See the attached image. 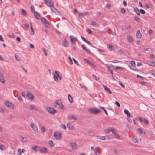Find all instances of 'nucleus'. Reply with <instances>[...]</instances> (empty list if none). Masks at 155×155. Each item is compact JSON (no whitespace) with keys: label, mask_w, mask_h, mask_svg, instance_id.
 I'll list each match as a JSON object with an SVG mask.
<instances>
[{"label":"nucleus","mask_w":155,"mask_h":155,"mask_svg":"<svg viewBox=\"0 0 155 155\" xmlns=\"http://www.w3.org/2000/svg\"><path fill=\"white\" fill-rule=\"evenodd\" d=\"M143 121L144 122V123L145 124H149V122H148V121L146 119H143Z\"/></svg>","instance_id":"nucleus-64"},{"label":"nucleus","mask_w":155,"mask_h":155,"mask_svg":"<svg viewBox=\"0 0 155 155\" xmlns=\"http://www.w3.org/2000/svg\"><path fill=\"white\" fill-rule=\"evenodd\" d=\"M21 13L23 15L25 16L26 15V12L25 10L23 9H21Z\"/></svg>","instance_id":"nucleus-41"},{"label":"nucleus","mask_w":155,"mask_h":155,"mask_svg":"<svg viewBox=\"0 0 155 155\" xmlns=\"http://www.w3.org/2000/svg\"><path fill=\"white\" fill-rule=\"evenodd\" d=\"M133 122L134 124L136 125H138L139 123L138 122L137 119L136 118H134L133 119Z\"/></svg>","instance_id":"nucleus-32"},{"label":"nucleus","mask_w":155,"mask_h":155,"mask_svg":"<svg viewBox=\"0 0 155 155\" xmlns=\"http://www.w3.org/2000/svg\"><path fill=\"white\" fill-rule=\"evenodd\" d=\"M31 24V27H30V30L29 31V32L30 34L31 35H34V31L33 29V28L32 27V25L31 23H30Z\"/></svg>","instance_id":"nucleus-27"},{"label":"nucleus","mask_w":155,"mask_h":155,"mask_svg":"<svg viewBox=\"0 0 155 155\" xmlns=\"http://www.w3.org/2000/svg\"><path fill=\"white\" fill-rule=\"evenodd\" d=\"M150 75L154 77H155V71L154 70H151L150 71Z\"/></svg>","instance_id":"nucleus-38"},{"label":"nucleus","mask_w":155,"mask_h":155,"mask_svg":"<svg viewBox=\"0 0 155 155\" xmlns=\"http://www.w3.org/2000/svg\"><path fill=\"white\" fill-rule=\"evenodd\" d=\"M68 100L71 103L73 102V99L72 97L69 94H68Z\"/></svg>","instance_id":"nucleus-36"},{"label":"nucleus","mask_w":155,"mask_h":155,"mask_svg":"<svg viewBox=\"0 0 155 155\" xmlns=\"http://www.w3.org/2000/svg\"><path fill=\"white\" fill-rule=\"evenodd\" d=\"M134 11L136 14L139 12L138 9L137 8H134Z\"/></svg>","instance_id":"nucleus-53"},{"label":"nucleus","mask_w":155,"mask_h":155,"mask_svg":"<svg viewBox=\"0 0 155 155\" xmlns=\"http://www.w3.org/2000/svg\"><path fill=\"white\" fill-rule=\"evenodd\" d=\"M91 25L94 26L96 27L97 25V24L94 21H93L91 22Z\"/></svg>","instance_id":"nucleus-48"},{"label":"nucleus","mask_w":155,"mask_h":155,"mask_svg":"<svg viewBox=\"0 0 155 155\" xmlns=\"http://www.w3.org/2000/svg\"><path fill=\"white\" fill-rule=\"evenodd\" d=\"M51 7V9L53 12L56 14L57 15H58L59 12L53 6H52Z\"/></svg>","instance_id":"nucleus-18"},{"label":"nucleus","mask_w":155,"mask_h":155,"mask_svg":"<svg viewBox=\"0 0 155 155\" xmlns=\"http://www.w3.org/2000/svg\"><path fill=\"white\" fill-rule=\"evenodd\" d=\"M46 4L48 6L51 7L54 6V3L52 0H44Z\"/></svg>","instance_id":"nucleus-2"},{"label":"nucleus","mask_w":155,"mask_h":155,"mask_svg":"<svg viewBox=\"0 0 155 155\" xmlns=\"http://www.w3.org/2000/svg\"><path fill=\"white\" fill-rule=\"evenodd\" d=\"M42 49H43V51L44 52L45 54V55L46 56H47V53L46 52V49L45 48H42Z\"/></svg>","instance_id":"nucleus-56"},{"label":"nucleus","mask_w":155,"mask_h":155,"mask_svg":"<svg viewBox=\"0 0 155 155\" xmlns=\"http://www.w3.org/2000/svg\"><path fill=\"white\" fill-rule=\"evenodd\" d=\"M27 96L31 100H33L34 97V95L31 92L29 91L27 92Z\"/></svg>","instance_id":"nucleus-12"},{"label":"nucleus","mask_w":155,"mask_h":155,"mask_svg":"<svg viewBox=\"0 0 155 155\" xmlns=\"http://www.w3.org/2000/svg\"><path fill=\"white\" fill-rule=\"evenodd\" d=\"M18 151L19 153V154L20 155H21V149H19V148L18 149Z\"/></svg>","instance_id":"nucleus-63"},{"label":"nucleus","mask_w":155,"mask_h":155,"mask_svg":"<svg viewBox=\"0 0 155 155\" xmlns=\"http://www.w3.org/2000/svg\"><path fill=\"white\" fill-rule=\"evenodd\" d=\"M78 120V118L74 115H71L68 116V120L75 121Z\"/></svg>","instance_id":"nucleus-11"},{"label":"nucleus","mask_w":155,"mask_h":155,"mask_svg":"<svg viewBox=\"0 0 155 155\" xmlns=\"http://www.w3.org/2000/svg\"><path fill=\"white\" fill-rule=\"evenodd\" d=\"M68 43L67 42V39L65 38H64L62 42L63 45L65 47H67L68 46Z\"/></svg>","instance_id":"nucleus-19"},{"label":"nucleus","mask_w":155,"mask_h":155,"mask_svg":"<svg viewBox=\"0 0 155 155\" xmlns=\"http://www.w3.org/2000/svg\"><path fill=\"white\" fill-rule=\"evenodd\" d=\"M41 20L42 23L44 24L46 28L48 27L49 23L46 19L43 17H41Z\"/></svg>","instance_id":"nucleus-5"},{"label":"nucleus","mask_w":155,"mask_h":155,"mask_svg":"<svg viewBox=\"0 0 155 155\" xmlns=\"http://www.w3.org/2000/svg\"><path fill=\"white\" fill-rule=\"evenodd\" d=\"M130 64L133 67H136V64L135 62L134 61H130Z\"/></svg>","instance_id":"nucleus-42"},{"label":"nucleus","mask_w":155,"mask_h":155,"mask_svg":"<svg viewBox=\"0 0 155 155\" xmlns=\"http://www.w3.org/2000/svg\"><path fill=\"white\" fill-rule=\"evenodd\" d=\"M48 144H49V145L51 147H53L54 146L53 142L51 140H50L48 141Z\"/></svg>","instance_id":"nucleus-37"},{"label":"nucleus","mask_w":155,"mask_h":155,"mask_svg":"<svg viewBox=\"0 0 155 155\" xmlns=\"http://www.w3.org/2000/svg\"><path fill=\"white\" fill-rule=\"evenodd\" d=\"M84 15L81 13H79L78 14V17L80 18H81L83 17Z\"/></svg>","instance_id":"nucleus-52"},{"label":"nucleus","mask_w":155,"mask_h":155,"mask_svg":"<svg viewBox=\"0 0 155 155\" xmlns=\"http://www.w3.org/2000/svg\"><path fill=\"white\" fill-rule=\"evenodd\" d=\"M68 59L69 60V61L70 64L71 65L73 63L72 61L71 58L70 57H68Z\"/></svg>","instance_id":"nucleus-57"},{"label":"nucleus","mask_w":155,"mask_h":155,"mask_svg":"<svg viewBox=\"0 0 155 155\" xmlns=\"http://www.w3.org/2000/svg\"><path fill=\"white\" fill-rule=\"evenodd\" d=\"M5 104L6 106L9 107V108L13 109L14 108V105L12 102L8 101H6L5 102Z\"/></svg>","instance_id":"nucleus-4"},{"label":"nucleus","mask_w":155,"mask_h":155,"mask_svg":"<svg viewBox=\"0 0 155 155\" xmlns=\"http://www.w3.org/2000/svg\"><path fill=\"white\" fill-rule=\"evenodd\" d=\"M14 118V115L12 114H11L9 116V119L11 120H12Z\"/></svg>","instance_id":"nucleus-61"},{"label":"nucleus","mask_w":155,"mask_h":155,"mask_svg":"<svg viewBox=\"0 0 155 155\" xmlns=\"http://www.w3.org/2000/svg\"><path fill=\"white\" fill-rule=\"evenodd\" d=\"M124 112L126 114L128 117H131L130 114L129 113L128 110H127L125 109L124 110Z\"/></svg>","instance_id":"nucleus-28"},{"label":"nucleus","mask_w":155,"mask_h":155,"mask_svg":"<svg viewBox=\"0 0 155 155\" xmlns=\"http://www.w3.org/2000/svg\"><path fill=\"white\" fill-rule=\"evenodd\" d=\"M3 74L2 73H0V81L3 84L5 82V79L4 78L3 76Z\"/></svg>","instance_id":"nucleus-20"},{"label":"nucleus","mask_w":155,"mask_h":155,"mask_svg":"<svg viewBox=\"0 0 155 155\" xmlns=\"http://www.w3.org/2000/svg\"><path fill=\"white\" fill-rule=\"evenodd\" d=\"M31 11H32V12L34 13V12H35L34 11V7L32 5L31 6Z\"/></svg>","instance_id":"nucleus-59"},{"label":"nucleus","mask_w":155,"mask_h":155,"mask_svg":"<svg viewBox=\"0 0 155 155\" xmlns=\"http://www.w3.org/2000/svg\"><path fill=\"white\" fill-rule=\"evenodd\" d=\"M140 12L143 14H144L145 13V11L144 10L142 9H140Z\"/></svg>","instance_id":"nucleus-55"},{"label":"nucleus","mask_w":155,"mask_h":155,"mask_svg":"<svg viewBox=\"0 0 155 155\" xmlns=\"http://www.w3.org/2000/svg\"><path fill=\"white\" fill-rule=\"evenodd\" d=\"M102 86L104 89V90L108 92L110 94H111L112 93V92L110 90V88L104 85V84H102Z\"/></svg>","instance_id":"nucleus-14"},{"label":"nucleus","mask_w":155,"mask_h":155,"mask_svg":"<svg viewBox=\"0 0 155 155\" xmlns=\"http://www.w3.org/2000/svg\"><path fill=\"white\" fill-rule=\"evenodd\" d=\"M86 31L90 34H93L92 31L89 29H86Z\"/></svg>","instance_id":"nucleus-47"},{"label":"nucleus","mask_w":155,"mask_h":155,"mask_svg":"<svg viewBox=\"0 0 155 155\" xmlns=\"http://www.w3.org/2000/svg\"><path fill=\"white\" fill-rule=\"evenodd\" d=\"M108 48L110 50H113V46L111 44L108 45Z\"/></svg>","instance_id":"nucleus-49"},{"label":"nucleus","mask_w":155,"mask_h":155,"mask_svg":"<svg viewBox=\"0 0 155 155\" xmlns=\"http://www.w3.org/2000/svg\"><path fill=\"white\" fill-rule=\"evenodd\" d=\"M136 36L137 38H140L142 37V34L140 32L139 30L137 31L136 34Z\"/></svg>","instance_id":"nucleus-26"},{"label":"nucleus","mask_w":155,"mask_h":155,"mask_svg":"<svg viewBox=\"0 0 155 155\" xmlns=\"http://www.w3.org/2000/svg\"><path fill=\"white\" fill-rule=\"evenodd\" d=\"M52 74L53 75V79L56 82H58V80L57 76L55 75V74L54 73H53Z\"/></svg>","instance_id":"nucleus-29"},{"label":"nucleus","mask_w":155,"mask_h":155,"mask_svg":"<svg viewBox=\"0 0 155 155\" xmlns=\"http://www.w3.org/2000/svg\"><path fill=\"white\" fill-rule=\"evenodd\" d=\"M32 148L35 151H38L40 150V148H39L38 147L35 145H33L32 147Z\"/></svg>","instance_id":"nucleus-25"},{"label":"nucleus","mask_w":155,"mask_h":155,"mask_svg":"<svg viewBox=\"0 0 155 155\" xmlns=\"http://www.w3.org/2000/svg\"><path fill=\"white\" fill-rule=\"evenodd\" d=\"M34 14L35 17L38 19H39L41 17L40 15L36 11L34 12Z\"/></svg>","instance_id":"nucleus-15"},{"label":"nucleus","mask_w":155,"mask_h":155,"mask_svg":"<svg viewBox=\"0 0 155 155\" xmlns=\"http://www.w3.org/2000/svg\"><path fill=\"white\" fill-rule=\"evenodd\" d=\"M115 137L119 139L120 137L119 135L117 133L115 135Z\"/></svg>","instance_id":"nucleus-62"},{"label":"nucleus","mask_w":155,"mask_h":155,"mask_svg":"<svg viewBox=\"0 0 155 155\" xmlns=\"http://www.w3.org/2000/svg\"><path fill=\"white\" fill-rule=\"evenodd\" d=\"M112 128H109L104 130V132L106 134H108L111 131Z\"/></svg>","instance_id":"nucleus-33"},{"label":"nucleus","mask_w":155,"mask_h":155,"mask_svg":"<svg viewBox=\"0 0 155 155\" xmlns=\"http://www.w3.org/2000/svg\"><path fill=\"white\" fill-rule=\"evenodd\" d=\"M61 127L64 130H66L67 129L66 126L63 124H61Z\"/></svg>","instance_id":"nucleus-43"},{"label":"nucleus","mask_w":155,"mask_h":155,"mask_svg":"<svg viewBox=\"0 0 155 155\" xmlns=\"http://www.w3.org/2000/svg\"><path fill=\"white\" fill-rule=\"evenodd\" d=\"M55 104H54V106L56 107V105H58L59 106V108L60 109H62L63 107L61 101L60 100H57L55 101Z\"/></svg>","instance_id":"nucleus-6"},{"label":"nucleus","mask_w":155,"mask_h":155,"mask_svg":"<svg viewBox=\"0 0 155 155\" xmlns=\"http://www.w3.org/2000/svg\"><path fill=\"white\" fill-rule=\"evenodd\" d=\"M55 73L58 77L61 74V73L59 71H55Z\"/></svg>","instance_id":"nucleus-45"},{"label":"nucleus","mask_w":155,"mask_h":155,"mask_svg":"<svg viewBox=\"0 0 155 155\" xmlns=\"http://www.w3.org/2000/svg\"><path fill=\"white\" fill-rule=\"evenodd\" d=\"M41 131L42 133L45 132L46 131V128L44 126H41Z\"/></svg>","instance_id":"nucleus-35"},{"label":"nucleus","mask_w":155,"mask_h":155,"mask_svg":"<svg viewBox=\"0 0 155 155\" xmlns=\"http://www.w3.org/2000/svg\"><path fill=\"white\" fill-rule=\"evenodd\" d=\"M127 38L128 41L129 42H132L133 41V39L132 37L130 35H127Z\"/></svg>","instance_id":"nucleus-22"},{"label":"nucleus","mask_w":155,"mask_h":155,"mask_svg":"<svg viewBox=\"0 0 155 155\" xmlns=\"http://www.w3.org/2000/svg\"><path fill=\"white\" fill-rule=\"evenodd\" d=\"M137 130L139 131V133L141 134H145V132L144 131L143 132V131L142 128H139L137 129Z\"/></svg>","instance_id":"nucleus-34"},{"label":"nucleus","mask_w":155,"mask_h":155,"mask_svg":"<svg viewBox=\"0 0 155 155\" xmlns=\"http://www.w3.org/2000/svg\"><path fill=\"white\" fill-rule=\"evenodd\" d=\"M29 109L32 110H35L36 111H38V109L37 107L34 105H31L30 106Z\"/></svg>","instance_id":"nucleus-17"},{"label":"nucleus","mask_w":155,"mask_h":155,"mask_svg":"<svg viewBox=\"0 0 155 155\" xmlns=\"http://www.w3.org/2000/svg\"><path fill=\"white\" fill-rule=\"evenodd\" d=\"M96 137L97 139L102 140H105L106 139L110 140V139L109 137L107 135L106 136L97 135L96 136Z\"/></svg>","instance_id":"nucleus-3"},{"label":"nucleus","mask_w":155,"mask_h":155,"mask_svg":"<svg viewBox=\"0 0 155 155\" xmlns=\"http://www.w3.org/2000/svg\"><path fill=\"white\" fill-rule=\"evenodd\" d=\"M70 147L72 150H76L77 148V146L76 143L74 142H71L70 143Z\"/></svg>","instance_id":"nucleus-7"},{"label":"nucleus","mask_w":155,"mask_h":155,"mask_svg":"<svg viewBox=\"0 0 155 155\" xmlns=\"http://www.w3.org/2000/svg\"><path fill=\"white\" fill-rule=\"evenodd\" d=\"M68 129L70 130H74V124H69L68 123Z\"/></svg>","instance_id":"nucleus-23"},{"label":"nucleus","mask_w":155,"mask_h":155,"mask_svg":"<svg viewBox=\"0 0 155 155\" xmlns=\"http://www.w3.org/2000/svg\"><path fill=\"white\" fill-rule=\"evenodd\" d=\"M82 48L84 50H85V51H86V52L88 53V54H90V50L88 49H87L85 46L84 45H82Z\"/></svg>","instance_id":"nucleus-24"},{"label":"nucleus","mask_w":155,"mask_h":155,"mask_svg":"<svg viewBox=\"0 0 155 155\" xmlns=\"http://www.w3.org/2000/svg\"><path fill=\"white\" fill-rule=\"evenodd\" d=\"M15 57L16 60L18 61H19L20 60V58L19 57L17 56L16 54H15Z\"/></svg>","instance_id":"nucleus-44"},{"label":"nucleus","mask_w":155,"mask_h":155,"mask_svg":"<svg viewBox=\"0 0 155 155\" xmlns=\"http://www.w3.org/2000/svg\"><path fill=\"white\" fill-rule=\"evenodd\" d=\"M115 69L116 70H117L119 69L122 70L124 69V68L120 67H117L115 68Z\"/></svg>","instance_id":"nucleus-54"},{"label":"nucleus","mask_w":155,"mask_h":155,"mask_svg":"<svg viewBox=\"0 0 155 155\" xmlns=\"http://www.w3.org/2000/svg\"><path fill=\"white\" fill-rule=\"evenodd\" d=\"M94 154L96 155H99L100 154L99 149L98 147H95L94 150Z\"/></svg>","instance_id":"nucleus-21"},{"label":"nucleus","mask_w":155,"mask_h":155,"mask_svg":"<svg viewBox=\"0 0 155 155\" xmlns=\"http://www.w3.org/2000/svg\"><path fill=\"white\" fill-rule=\"evenodd\" d=\"M104 30L106 32L108 33L110 29L108 27H107L104 29Z\"/></svg>","instance_id":"nucleus-58"},{"label":"nucleus","mask_w":155,"mask_h":155,"mask_svg":"<svg viewBox=\"0 0 155 155\" xmlns=\"http://www.w3.org/2000/svg\"><path fill=\"white\" fill-rule=\"evenodd\" d=\"M134 19L135 20V21L139 22H140L141 21L140 19L137 16L134 17Z\"/></svg>","instance_id":"nucleus-40"},{"label":"nucleus","mask_w":155,"mask_h":155,"mask_svg":"<svg viewBox=\"0 0 155 155\" xmlns=\"http://www.w3.org/2000/svg\"><path fill=\"white\" fill-rule=\"evenodd\" d=\"M111 132L114 135L117 133V131L115 129H113L112 128Z\"/></svg>","instance_id":"nucleus-46"},{"label":"nucleus","mask_w":155,"mask_h":155,"mask_svg":"<svg viewBox=\"0 0 155 155\" xmlns=\"http://www.w3.org/2000/svg\"><path fill=\"white\" fill-rule=\"evenodd\" d=\"M73 60L74 61V63L77 65V66H79V64L78 62L74 58H73Z\"/></svg>","instance_id":"nucleus-51"},{"label":"nucleus","mask_w":155,"mask_h":155,"mask_svg":"<svg viewBox=\"0 0 155 155\" xmlns=\"http://www.w3.org/2000/svg\"><path fill=\"white\" fill-rule=\"evenodd\" d=\"M47 148L45 147L40 148L39 151L41 152L46 153L47 152Z\"/></svg>","instance_id":"nucleus-30"},{"label":"nucleus","mask_w":155,"mask_h":155,"mask_svg":"<svg viewBox=\"0 0 155 155\" xmlns=\"http://www.w3.org/2000/svg\"><path fill=\"white\" fill-rule=\"evenodd\" d=\"M30 126L33 128L34 131L35 132H38V129L37 126L33 123H31L30 124Z\"/></svg>","instance_id":"nucleus-13"},{"label":"nucleus","mask_w":155,"mask_h":155,"mask_svg":"<svg viewBox=\"0 0 155 155\" xmlns=\"http://www.w3.org/2000/svg\"><path fill=\"white\" fill-rule=\"evenodd\" d=\"M27 139L26 137H22L21 138V141L22 143H24L27 141Z\"/></svg>","instance_id":"nucleus-31"},{"label":"nucleus","mask_w":155,"mask_h":155,"mask_svg":"<svg viewBox=\"0 0 155 155\" xmlns=\"http://www.w3.org/2000/svg\"><path fill=\"white\" fill-rule=\"evenodd\" d=\"M148 65L153 67H155V62L154 61H147L146 63Z\"/></svg>","instance_id":"nucleus-16"},{"label":"nucleus","mask_w":155,"mask_h":155,"mask_svg":"<svg viewBox=\"0 0 155 155\" xmlns=\"http://www.w3.org/2000/svg\"><path fill=\"white\" fill-rule=\"evenodd\" d=\"M88 111L91 113L93 114H97L100 113L101 111L97 109H93L90 108L88 109Z\"/></svg>","instance_id":"nucleus-1"},{"label":"nucleus","mask_w":155,"mask_h":155,"mask_svg":"<svg viewBox=\"0 0 155 155\" xmlns=\"http://www.w3.org/2000/svg\"><path fill=\"white\" fill-rule=\"evenodd\" d=\"M54 136L57 139H60L62 137L61 134L58 131H56L54 133Z\"/></svg>","instance_id":"nucleus-8"},{"label":"nucleus","mask_w":155,"mask_h":155,"mask_svg":"<svg viewBox=\"0 0 155 155\" xmlns=\"http://www.w3.org/2000/svg\"><path fill=\"white\" fill-rule=\"evenodd\" d=\"M121 11L122 13H124L125 12L126 10L124 8H121Z\"/></svg>","instance_id":"nucleus-60"},{"label":"nucleus","mask_w":155,"mask_h":155,"mask_svg":"<svg viewBox=\"0 0 155 155\" xmlns=\"http://www.w3.org/2000/svg\"><path fill=\"white\" fill-rule=\"evenodd\" d=\"M92 78L96 80L97 81L99 79V77L96 76L94 74L92 75Z\"/></svg>","instance_id":"nucleus-39"},{"label":"nucleus","mask_w":155,"mask_h":155,"mask_svg":"<svg viewBox=\"0 0 155 155\" xmlns=\"http://www.w3.org/2000/svg\"><path fill=\"white\" fill-rule=\"evenodd\" d=\"M115 154H120V151L117 150H114Z\"/></svg>","instance_id":"nucleus-50"},{"label":"nucleus","mask_w":155,"mask_h":155,"mask_svg":"<svg viewBox=\"0 0 155 155\" xmlns=\"http://www.w3.org/2000/svg\"><path fill=\"white\" fill-rule=\"evenodd\" d=\"M71 41L72 44H74L77 40V38L74 36L71 35L70 36Z\"/></svg>","instance_id":"nucleus-10"},{"label":"nucleus","mask_w":155,"mask_h":155,"mask_svg":"<svg viewBox=\"0 0 155 155\" xmlns=\"http://www.w3.org/2000/svg\"><path fill=\"white\" fill-rule=\"evenodd\" d=\"M46 109L51 114H54L56 112V110L53 108L47 107Z\"/></svg>","instance_id":"nucleus-9"}]
</instances>
